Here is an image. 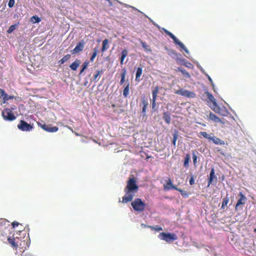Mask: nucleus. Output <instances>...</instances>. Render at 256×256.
Wrapping results in <instances>:
<instances>
[{
  "label": "nucleus",
  "mask_w": 256,
  "mask_h": 256,
  "mask_svg": "<svg viewBox=\"0 0 256 256\" xmlns=\"http://www.w3.org/2000/svg\"><path fill=\"white\" fill-rule=\"evenodd\" d=\"M162 30L167 35L170 36V38L173 40L174 42L176 44L178 45L180 48L184 50L186 53L188 54H189L188 50L186 48L184 45L181 42H180L171 32H169L164 28H162Z\"/></svg>",
  "instance_id": "obj_3"
},
{
  "label": "nucleus",
  "mask_w": 256,
  "mask_h": 256,
  "mask_svg": "<svg viewBox=\"0 0 256 256\" xmlns=\"http://www.w3.org/2000/svg\"><path fill=\"white\" fill-rule=\"evenodd\" d=\"M213 110L216 113L219 114L223 116H226L228 114V112L227 110H224L219 106H218V105H217V106H214Z\"/></svg>",
  "instance_id": "obj_16"
},
{
  "label": "nucleus",
  "mask_w": 256,
  "mask_h": 256,
  "mask_svg": "<svg viewBox=\"0 0 256 256\" xmlns=\"http://www.w3.org/2000/svg\"><path fill=\"white\" fill-rule=\"evenodd\" d=\"M158 238L162 240H164L168 242H172L174 240H177V236L174 234H171V233H166V232H161Z\"/></svg>",
  "instance_id": "obj_4"
},
{
  "label": "nucleus",
  "mask_w": 256,
  "mask_h": 256,
  "mask_svg": "<svg viewBox=\"0 0 256 256\" xmlns=\"http://www.w3.org/2000/svg\"><path fill=\"white\" fill-rule=\"evenodd\" d=\"M178 70L182 74L184 75V76H185L186 78H190V74L184 68H178Z\"/></svg>",
  "instance_id": "obj_24"
},
{
  "label": "nucleus",
  "mask_w": 256,
  "mask_h": 256,
  "mask_svg": "<svg viewBox=\"0 0 256 256\" xmlns=\"http://www.w3.org/2000/svg\"><path fill=\"white\" fill-rule=\"evenodd\" d=\"M174 190H176L178 191L179 192H180V194L182 193V192L183 191L180 188H178L176 186V188H174Z\"/></svg>",
  "instance_id": "obj_49"
},
{
  "label": "nucleus",
  "mask_w": 256,
  "mask_h": 256,
  "mask_svg": "<svg viewBox=\"0 0 256 256\" xmlns=\"http://www.w3.org/2000/svg\"><path fill=\"white\" fill-rule=\"evenodd\" d=\"M89 65V62L88 60H86L82 64V67L85 68V69H86L88 66Z\"/></svg>",
  "instance_id": "obj_42"
},
{
  "label": "nucleus",
  "mask_w": 256,
  "mask_h": 256,
  "mask_svg": "<svg viewBox=\"0 0 256 256\" xmlns=\"http://www.w3.org/2000/svg\"><path fill=\"white\" fill-rule=\"evenodd\" d=\"M147 105H148V104H145L144 106H143V108H142V112H146V108Z\"/></svg>",
  "instance_id": "obj_48"
},
{
  "label": "nucleus",
  "mask_w": 256,
  "mask_h": 256,
  "mask_svg": "<svg viewBox=\"0 0 256 256\" xmlns=\"http://www.w3.org/2000/svg\"><path fill=\"white\" fill-rule=\"evenodd\" d=\"M190 160V156L189 154H186L184 160V166L185 168H188L189 166V162Z\"/></svg>",
  "instance_id": "obj_27"
},
{
  "label": "nucleus",
  "mask_w": 256,
  "mask_h": 256,
  "mask_svg": "<svg viewBox=\"0 0 256 256\" xmlns=\"http://www.w3.org/2000/svg\"><path fill=\"white\" fill-rule=\"evenodd\" d=\"M2 116L4 120L9 121H12L16 118L12 110L8 108H4L2 112Z\"/></svg>",
  "instance_id": "obj_5"
},
{
  "label": "nucleus",
  "mask_w": 256,
  "mask_h": 256,
  "mask_svg": "<svg viewBox=\"0 0 256 256\" xmlns=\"http://www.w3.org/2000/svg\"><path fill=\"white\" fill-rule=\"evenodd\" d=\"M164 190H168L171 189L176 188V186L174 185L172 182V180L168 178L166 184H164Z\"/></svg>",
  "instance_id": "obj_11"
},
{
  "label": "nucleus",
  "mask_w": 256,
  "mask_h": 256,
  "mask_svg": "<svg viewBox=\"0 0 256 256\" xmlns=\"http://www.w3.org/2000/svg\"><path fill=\"white\" fill-rule=\"evenodd\" d=\"M128 54V51L126 49H124L122 50L121 52V57L120 60V64L122 65L124 64V61L126 57Z\"/></svg>",
  "instance_id": "obj_19"
},
{
  "label": "nucleus",
  "mask_w": 256,
  "mask_h": 256,
  "mask_svg": "<svg viewBox=\"0 0 256 256\" xmlns=\"http://www.w3.org/2000/svg\"><path fill=\"white\" fill-rule=\"evenodd\" d=\"M209 176H214V170H212L211 171Z\"/></svg>",
  "instance_id": "obj_50"
},
{
  "label": "nucleus",
  "mask_w": 256,
  "mask_h": 256,
  "mask_svg": "<svg viewBox=\"0 0 256 256\" xmlns=\"http://www.w3.org/2000/svg\"><path fill=\"white\" fill-rule=\"evenodd\" d=\"M140 44H141L142 47L146 51H150V46L146 44V42H143L142 40H140Z\"/></svg>",
  "instance_id": "obj_31"
},
{
  "label": "nucleus",
  "mask_w": 256,
  "mask_h": 256,
  "mask_svg": "<svg viewBox=\"0 0 256 256\" xmlns=\"http://www.w3.org/2000/svg\"><path fill=\"white\" fill-rule=\"evenodd\" d=\"M12 225L13 228H15L16 226H18L19 225L22 226V229L24 228V226L22 224H19L17 222H12Z\"/></svg>",
  "instance_id": "obj_39"
},
{
  "label": "nucleus",
  "mask_w": 256,
  "mask_h": 256,
  "mask_svg": "<svg viewBox=\"0 0 256 256\" xmlns=\"http://www.w3.org/2000/svg\"><path fill=\"white\" fill-rule=\"evenodd\" d=\"M9 222V221L5 218H0V232L10 226Z\"/></svg>",
  "instance_id": "obj_12"
},
{
  "label": "nucleus",
  "mask_w": 256,
  "mask_h": 256,
  "mask_svg": "<svg viewBox=\"0 0 256 256\" xmlns=\"http://www.w3.org/2000/svg\"><path fill=\"white\" fill-rule=\"evenodd\" d=\"M204 94L206 95L208 100L210 102H211L212 103V104H214V106H217L218 104L216 103V100L215 98L212 96V94H211L208 91H206Z\"/></svg>",
  "instance_id": "obj_13"
},
{
  "label": "nucleus",
  "mask_w": 256,
  "mask_h": 256,
  "mask_svg": "<svg viewBox=\"0 0 256 256\" xmlns=\"http://www.w3.org/2000/svg\"><path fill=\"white\" fill-rule=\"evenodd\" d=\"M181 62H182V64L185 66L186 67L188 68H191V69L193 68H194L193 64L192 63H190V62H188V60L183 59L182 60H181Z\"/></svg>",
  "instance_id": "obj_22"
},
{
  "label": "nucleus",
  "mask_w": 256,
  "mask_h": 256,
  "mask_svg": "<svg viewBox=\"0 0 256 256\" xmlns=\"http://www.w3.org/2000/svg\"><path fill=\"white\" fill-rule=\"evenodd\" d=\"M16 108L15 106L12 108V110H14Z\"/></svg>",
  "instance_id": "obj_54"
},
{
  "label": "nucleus",
  "mask_w": 256,
  "mask_h": 256,
  "mask_svg": "<svg viewBox=\"0 0 256 256\" xmlns=\"http://www.w3.org/2000/svg\"><path fill=\"white\" fill-rule=\"evenodd\" d=\"M70 58V54H68L64 56L61 60L58 61V63L60 64H62L68 60Z\"/></svg>",
  "instance_id": "obj_29"
},
{
  "label": "nucleus",
  "mask_w": 256,
  "mask_h": 256,
  "mask_svg": "<svg viewBox=\"0 0 256 256\" xmlns=\"http://www.w3.org/2000/svg\"><path fill=\"white\" fill-rule=\"evenodd\" d=\"M16 26H17V25H16V24H14V25L10 26L7 30L8 33V34L12 33L16 28Z\"/></svg>",
  "instance_id": "obj_38"
},
{
  "label": "nucleus",
  "mask_w": 256,
  "mask_h": 256,
  "mask_svg": "<svg viewBox=\"0 0 256 256\" xmlns=\"http://www.w3.org/2000/svg\"><path fill=\"white\" fill-rule=\"evenodd\" d=\"M2 94H3L4 93V90H2Z\"/></svg>",
  "instance_id": "obj_55"
},
{
  "label": "nucleus",
  "mask_w": 256,
  "mask_h": 256,
  "mask_svg": "<svg viewBox=\"0 0 256 256\" xmlns=\"http://www.w3.org/2000/svg\"><path fill=\"white\" fill-rule=\"evenodd\" d=\"M254 232H256V228L254 229Z\"/></svg>",
  "instance_id": "obj_57"
},
{
  "label": "nucleus",
  "mask_w": 256,
  "mask_h": 256,
  "mask_svg": "<svg viewBox=\"0 0 256 256\" xmlns=\"http://www.w3.org/2000/svg\"><path fill=\"white\" fill-rule=\"evenodd\" d=\"M175 93L188 98H194L196 96V94L194 92L184 89L178 90Z\"/></svg>",
  "instance_id": "obj_6"
},
{
  "label": "nucleus",
  "mask_w": 256,
  "mask_h": 256,
  "mask_svg": "<svg viewBox=\"0 0 256 256\" xmlns=\"http://www.w3.org/2000/svg\"><path fill=\"white\" fill-rule=\"evenodd\" d=\"M42 128L46 132H56L58 130V128L57 126H52L50 124H44Z\"/></svg>",
  "instance_id": "obj_10"
},
{
  "label": "nucleus",
  "mask_w": 256,
  "mask_h": 256,
  "mask_svg": "<svg viewBox=\"0 0 256 256\" xmlns=\"http://www.w3.org/2000/svg\"><path fill=\"white\" fill-rule=\"evenodd\" d=\"M229 202V198L227 197L224 198L222 200V208H224L227 206V204Z\"/></svg>",
  "instance_id": "obj_34"
},
{
  "label": "nucleus",
  "mask_w": 256,
  "mask_h": 256,
  "mask_svg": "<svg viewBox=\"0 0 256 256\" xmlns=\"http://www.w3.org/2000/svg\"><path fill=\"white\" fill-rule=\"evenodd\" d=\"M149 228H151L152 230H155L156 231H160L162 230V228L159 226H148Z\"/></svg>",
  "instance_id": "obj_36"
},
{
  "label": "nucleus",
  "mask_w": 256,
  "mask_h": 256,
  "mask_svg": "<svg viewBox=\"0 0 256 256\" xmlns=\"http://www.w3.org/2000/svg\"><path fill=\"white\" fill-rule=\"evenodd\" d=\"M80 64V60L76 59L70 66V68L73 70H76Z\"/></svg>",
  "instance_id": "obj_17"
},
{
  "label": "nucleus",
  "mask_w": 256,
  "mask_h": 256,
  "mask_svg": "<svg viewBox=\"0 0 256 256\" xmlns=\"http://www.w3.org/2000/svg\"><path fill=\"white\" fill-rule=\"evenodd\" d=\"M192 160H193L194 164V166H196V164H197L198 156L196 154H195L194 151H192Z\"/></svg>",
  "instance_id": "obj_37"
},
{
  "label": "nucleus",
  "mask_w": 256,
  "mask_h": 256,
  "mask_svg": "<svg viewBox=\"0 0 256 256\" xmlns=\"http://www.w3.org/2000/svg\"><path fill=\"white\" fill-rule=\"evenodd\" d=\"M24 228L22 229V228H19V229H20V230H18L19 232H21V231H22V230H23Z\"/></svg>",
  "instance_id": "obj_53"
},
{
  "label": "nucleus",
  "mask_w": 256,
  "mask_h": 256,
  "mask_svg": "<svg viewBox=\"0 0 256 256\" xmlns=\"http://www.w3.org/2000/svg\"><path fill=\"white\" fill-rule=\"evenodd\" d=\"M86 69L82 67V69L80 71V74H81Z\"/></svg>",
  "instance_id": "obj_51"
},
{
  "label": "nucleus",
  "mask_w": 256,
  "mask_h": 256,
  "mask_svg": "<svg viewBox=\"0 0 256 256\" xmlns=\"http://www.w3.org/2000/svg\"><path fill=\"white\" fill-rule=\"evenodd\" d=\"M138 187L134 178H130L124 189L126 194L122 197V202L126 203L131 202L135 196V194L138 191Z\"/></svg>",
  "instance_id": "obj_1"
},
{
  "label": "nucleus",
  "mask_w": 256,
  "mask_h": 256,
  "mask_svg": "<svg viewBox=\"0 0 256 256\" xmlns=\"http://www.w3.org/2000/svg\"><path fill=\"white\" fill-rule=\"evenodd\" d=\"M200 134L204 138L208 139V140H212V137H211L206 132H200Z\"/></svg>",
  "instance_id": "obj_35"
},
{
  "label": "nucleus",
  "mask_w": 256,
  "mask_h": 256,
  "mask_svg": "<svg viewBox=\"0 0 256 256\" xmlns=\"http://www.w3.org/2000/svg\"><path fill=\"white\" fill-rule=\"evenodd\" d=\"M108 42V39H105L102 41V46L101 50L102 52L106 50L109 48Z\"/></svg>",
  "instance_id": "obj_21"
},
{
  "label": "nucleus",
  "mask_w": 256,
  "mask_h": 256,
  "mask_svg": "<svg viewBox=\"0 0 256 256\" xmlns=\"http://www.w3.org/2000/svg\"><path fill=\"white\" fill-rule=\"evenodd\" d=\"M142 68H138L136 70V80L137 82L140 81V78L142 74Z\"/></svg>",
  "instance_id": "obj_28"
},
{
  "label": "nucleus",
  "mask_w": 256,
  "mask_h": 256,
  "mask_svg": "<svg viewBox=\"0 0 256 256\" xmlns=\"http://www.w3.org/2000/svg\"><path fill=\"white\" fill-rule=\"evenodd\" d=\"M224 177H222V180H224Z\"/></svg>",
  "instance_id": "obj_58"
},
{
  "label": "nucleus",
  "mask_w": 256,
  "mask_h": 256,
  "mask_svg": "<svg viewBox=\"0 0 256 256\" xmlns=\"http://www.w3.org/2000/svg\"><path fill=\"white\" fill-rule=\"evenodd\" d=\"M163 118L167 124H170L171 121V118L168 112H164L163 114Z\"/></svg>",
  "instance_id": "obj_20"
},
{
  "label": "nucleus",
  "mask_w": 256,
  "mask_h": 256,
  "mask_svg": "<svg viewBox=\"0 0 256 256\" xmlns=\"http://www.w3.org/2000/svg\"><path fill=\"white\" fill-rule=\"evenodd\" d=\"M18 128L22 131H30L32 130L33 126L25 121L20 120V124L18 125Z\"/></svg>",
  "instance_id": "obj_7"
},
{
  "label": "nucleus",
  "mask_w": 256,
  "mask_h": 256,
  "mask_svg": "<svg viewBox=\"0 0 256 256\" xmlns=\"http://www.w3.org/2000/svg\"><path fill=\"white\" fill-rule=\"evenodd\" d=\"M104 70H98L96 72V73L93 76V80L95 82H97L100 78L101 74L104 72Z\"/></svg>",
  "instance_id": "obj_18"
},
{
  "label": "nucleus",
  "mask_w": 256,
  "mask_h": 256,
  "mask_svg": "<svg viewBox=\"0 0 256 256\" xmlns=\"http://www.w3.org/2000/svg\"><path fill=\"white\" fill-rule=\"evenodd\" d=\"M207 117L208 120H212L216 122H221L222 124H224V122L222 121L220 118L212 112H210L209 115L207 116Z\"/></svg>",
  "instance_id": "obj_15"
},
{
  "label": "nucleus",
  "mask_w": 256,
  "mask_h": 256,
  "mask_svg": "<svg viewBox=\"0 0 256 256\" xmlns=\"http://www.w3.org/2000/svg\"><path fill=\"white\" fill-rule=\"evenodd\" d=\"M181 194L184 198H188L190 196V193L188 192H186V191H185V190H183V191H182V193Z\"/></svg>",
  "instance_id": "obj_40"
},
{
  "label": "nucleus",
  "mask_w": 256,
  "mask_h": 256,
  "mask_svg": "<svg viewBox=\"0 0 256 256\" xmlns=\"http://www.w3.org/2000/svg\"><path fill=\"white\" fill-rule=\"evenodd\" d=\"M12 98V97L8 96L7 94H4V101H6V100H10V98Z\"/></svg>",
  "instance_id": "obj_44"
},
{
  "label": "nucleus",
  "mask_w": 256,
  "mask_h": 256,
  "mask_svg": "<svg viewBox=\"0 0 256 256\" xmlns=\"http://www.w3.org/2000/svg\"><path fill=\"white\" fill-rule=\"evenodd\" d=\"M208 79L210 82L212 84V79L210 78V76H208Z\"/></svg>",
  "instance_id": "obj_52"
},
{
  "label": "nucleus",
  "mask_w": 256,
  "mask_h": 256,
  "mask_svg": "<svg viewBox=\"0 0 256 256\" xmlns=\"http://www.w3.org/2000/svg\"><path fill=\"white\" fill-rule=\"evenodd\" d=\"M129 86L130 84L128 82L123 90V96L124 98H127L128 95L130 90Z\"/></svg>",
  "instance_id": "obj_30"
},
{
  "label": "nucleus",
  "mask_w": 256,
  "mask_h": 256,
  "mask_svg": "<svg viewBox=\"0 0 256 256\" xmlns=\"http://www.w3.org/2000/svg\"><path fill=\"white\" fill-rule=\"evenodd\" d=\"M216 177H209L208 187L210 186V184L212 183V181L213 180L214 178L216 179Z\"/></svg>",
  "instance_id": "obj_43"
},
{
  "label": "nucleus",
  "mask_w": 256,
  "mask_h": 256,
  "mask_svg": "<svg viewBox=\"0 0 256 256\" xmlns=\"http://www.w3.org/2000/svg\"><path fill=\"white\" fill-rule=\"evenodd\" d=\"M159 91V87L158 86H155L152 90V110H155V108L156 106V100L158 96V94Z\"/></svg>",
  "instance_id": "obj_8"
},
{
  "label": "nucleus",
  "mask_w": 256,
  "mask_h": 256,
  "mask_svg": "<svg viewBox=\"0 0 256 256\" xmlns=\"http://www.w3.org/2000/svg\"><path fill=\"white\" fill-rule=\"evenodd\" d=\"M8 243L14 248H17L18 247V244L15 242L14 238H11L10 237H8Z\"/></svg>",
  "instance_id": "obj_23"
},
{
  "label": "nucleus",
  "mask_w": 256,
  "mask_h": 256,
  "mask_svg": "<svg viewBox=\"0 0 256 256\" xmlns=\"http://www.w3.org/2000/svg\"><path fill=\"white\" fill-rule=\"evenodd\" d=\"M98 52V49L96 48H94V52H93V53H92V54L91 56V57L90 58V60L92 62H94V59L96 57V56L97 55Z\"/></svg>",
  "instance_id": "obj_33"
},
{
  "label": "nucleus",
  "mask_w": 256,
  "mask_h": 256,
  "mask_svg": "<svg viewBox=\"0 0 256 256\" xmlns=\"http://www.w3.org/2000/svg\"><path fill=\"white\" fill-rule=\"evenodd\" d=\"M126 74V68H123L122 72L120 74L121 80L120 81V84H122L125 81V77Z\"/></svg>",
  "instance_id": "obj_25"
},
{
  "label": "nucleus",
  "mask_w": 256,
  "mask_h": 256,
  "mask_svg": "<svg viewBox=\"0 0 256 256\" xmlns=\"http://www.w3.org/2000/svg\"><path fill=\"white\" fill-rule=\"evenodd\" d=\"M84 44L85 43L83 40L80 41L77 44L74 48L72 51V54H76L82 51L84 48Z\"/></svg>",
  "instance_id": "obj_9"
},
{
  "label": "nucleus",
  "mask_w": 256,
  "mask_h": 256,
  "mask_svg": "<svg viewBox=\"0 0 256 256\" xmlns=\"http://www.w3.org/2000/svg\"><path fill=\"white\" fill-rule=\"evenodd\" d=\"M194 183V180L193 177H191V178L190 180V185H192Z\"/></svg>",
  "instance_id": "obj_47"
},
{
  "label": "nucleus",
  "mask_w": 256,
  "mask_h": 256,
  "mask_svg": "<svg viewBox=\"0 0 256 256\" xmlns=\"http://www.w3.org/2000/svg\"><path fill=\"white\" fill-rule=\"evenodd\" d=\"M172 54L176 55V53L174 50H170V52H168V54L171 55Z\"/></svg>",
  "instance_id": "obj_46"
},
{
  "label": "nucleus",
  "mask_w": 256,
  "mask_h": 256,
  "mask_svg": "<svg viewBox=\"0 0 256 256\" xmlns=\"http://www.w3.org/2000/svg\"><path fill=\"white\" fill-rule=\"evenodd\" d=\"M15 4L14 0H10L8 3V6L9 8H11L14 6Z\"/></svg>",
  "instance_id": "obj_41"
},
{
  "label": "nucleus",
  "mask_w": 256,
  "mask_h": 256,
  "mask_svg": "<svg viewBox=\"0 0 256 256\" xmlns=\"http://www.w3.org/2000/svg\"><path fill=\"white\" fill-rule=\"evenodd\" d=\"M76 136H79V134H78V133H76Z\"/></svg>",
  "instance_id": "obj_56"
},
{
  "label": "nucleus",
  "mask_w": 256,
  "mask_h": 256,
  "mask_svg": "<svg viewBox=\"0 0 256 256\" xmlns=\"http://www.w3.org/2000/svg\"><path fill=\"white\" fill-rule=\"evenodd\" d=\"M178 136V132L177 130H175L174 133L173 134V138L172 143L174 144V146H176V141Z\"/></svg>",
  "instance_id": "obj_26"
},
{
  "label": "nucleus",
  "mask_w": 256,
  "mask_h": 256,
  "mask_svg": "<svg viewBox=\"0 0 256 256\" xmlns=\"http://www.w3.org/2000/svg\"><path fill=\"white\" fill-rule=\"evenodd\" d=\"M131 206L135 211L142 212L144 210L146 204L140 198H137L131 203Z\"/></svg>",
  "instance_id": "obj_2"
},
{
  "label": "nucleus",
  "mask_w": 256,
  "mask_h": 256,
  "mask_svg": "<svg viewBox=\"0 0 256 256\" xmlns=\"http://www.w3.org/2000/svg\"><path fill=\"white\" fill-rule=\"evenodd\" d=\"M239 195L240 196V198L238 200L237 203L235 206L236 210H238V208L239 206L244 204L245 200H246V198L242 192H240Z\"/></svg>",
  "instance_id": "obj_14"
},
{
  "label": "nucleus",
  "mask_w": 256,
  "mask_h": 256,
  "mask_svg": "<svg viewBox=\"0 0 256 256\" xmlns=\"http://www.w3.org/2000/svg\"><path fill=\"white\" fill-rule=\"evenodd\" d=\"M40 20V18L36 16H34L30 18V22L33 24L38 23Z\"/></svg>",
  "instance_id": "obj_32"
},
{
  "label": "nucleus",
  "mask_w": 256,
  "mask_h": 256,
  "mask_svg": "<svg viewBox=\"0 0 256 256\" xmlns=\"http://www.w3.org/2000/svg\"><path fill=\"white\" fill-rule=\"evenodd\" d=\"M212 140L216 144H218V141L220 140L219 138H212Z\"/></svg>",
  "instance_id": "obj_45"
}]
</instances>
